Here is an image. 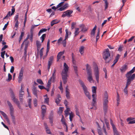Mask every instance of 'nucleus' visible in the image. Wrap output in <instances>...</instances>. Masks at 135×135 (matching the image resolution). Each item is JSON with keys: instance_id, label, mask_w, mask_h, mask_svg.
Listing matches in <instances>:
<instances>
[{"instance_id": "48", "label": "nucleus", "mask_w": 135, "mask_h": 135, "mask_svg": "<svg viewBox=\"0 0 135 135\" xmlns=\"http://www.w3.org/2000/svg\"><path fill=\"white\" fill-rule=\"evenodd\" d=\"M51 79H49L48 82V83L47 85V88H49L50 86L51 85Z\"/></svg>"}, {"instance_id": "25", "label": "nucleus", "mask_w": 135, "mask_h": 135, "mask_svg": "<svg viewBox=\"0 0 135 135\" xmlns=\"http://www.w3.org/2000/svg\"><path fill=\"white\" fill-rule=\"evenodd\" d=\"M36 44L37 47V50L38 51L40 48L41 46V44L40 42L38 40L36 41Z\"/></svg>"}, {"instance_id": "3", "label": "nucleus", "mask_w": 135, "mask_h": 135, "mask_svg": "<svg viewBox=\"0 0 135 135\" xmlns=\"http://www.w3.org/2000/svg\"><path fill=\"white\" fill-rule=\"evenodd\" d=\"M79 82L80 84L83 88L85 94L89 99H90L91 97L90 95L89 92L88 91L87 88L85 85L84 83L81 80H79Z\"/></svg>"}, {"instance_id": "45", "label": "nucleus", "mask_w": 135, "mask_h": 135, "mask_svg": "<svg viewBox=\"0 0 135 135\" xmlns=\"http://www.w3.org/2000/svg\"><path fill=\"white\" fill-rule=\"evenodd\" d=\"M11 97L12 100L14 99V98H16L14 93L12 91L11 92Z\"/></svg>"}, {"instance_id": "64", "label": "nucleus", "mask_w": 135, "mask_h": 135, "mask_svg": "<svg viewBox=\"0 0 135 135\" xmlns=\"http://www.w3.org/2000/svg\"><path fill=\"white\" fill-rule=\"evenodd\" d=\"M64 3V2H62L59 3L57 6V8H59V7H61L62 6V4Z\"/></svg>"}, {"instance_id": "55", "label": "nucleus", "mask_w": 135, "mask_h": 135, "mask_svg": "<svg viewBox=\"0 0 135 135\" xmlns=\"http://www.w3.org/2000/svg\"><path fill=\"white\" fill-rule=\"evenodd\" d=\"M75 111L76 115L79 116L80 117V116L79 115V112L77 108H76Z\"/></svg>"}, {"instance_id": "53", "label": "nucleus", "mask_w": 135, "mask_h": 135, "mask_svg": "<svg viewBox=\"0 0 135 135\" xmlns=\"http://www.w3.org/2000/svg\"><path fill=\"white\" fill-rule=\"evenodd\" d=\"M6 51H4L2 52H1V57L3 59L4 58V55L5 54Z\"/></svg>"}, {"instance_id": "7", "label": "nucleus", "mask_w": 135, "mask_h": 135, "mask_svg": "<svg viewBox=\"0 0 135 135\" xmlns=\"http://www.w3.org/2000/svg\"><path fill=\"white\" fill-rule=\"evenodd\" d=\"M73 11L68 10L67 11L63 12L62 15V17H64L66 16H68L69 17L71 16V15L73 13Z\"/></svg>"}, {"instance_id": "60", "label": "nucleus", "mask_w": 135, "mask_h": 135, "mask_svg": "<svg viewBox=\"0 0 135 135\" xmlns=\"http://www.w3.org/2000/svg\"><path fill=\"white\" fill-rule=\"evenodd\" d=\"M14 67L13 66H12L11 67V69L10 70V72L11 73H13L14 71Z\"/></svg>"}, {"instance_id": "33", "label": "nucleus", "mask_w": 135, "mask_h": 135, "mask_svg": "<svg viewBox=\"0 0 135 135\" xmlns=\"http://www.w3.org/2000/svg\"><path fill=\"white\" fill-rule=\"evenodd\" d=\"M24 35V32H22L21 33V34L20 37L19 39V42L20 43L21 40L23 37Z\"/></svg>"}, {"instance_id": "13", "label": "nucleus", "mask_w": 135, "mask_h": 135, "mask_svg": "<svg viewBox=\"0 0 135 135\" xmlns=\"http://www.w3.org/2000/svg\"><path fill=\"white\" fill-rule=\"evenodd\" d=\"M62 78L64 84H66L67 82V74H63L62 73Z\"/></svg>"}, {"instance_id": "21", "label": "nucleus", "mask_w": 135, "mask_h": 135, "mask_svg": "<svg viewBox=\"0 0 135 135\" xmlns=\"http://www.w3.org/2000/svg\"><path fill=\"white\" fill-rule=\"evenodd\" d=\"M61 98L60 95L59 94H58L57 95V98L55 100V102L57 104L60 103L61 100Z\"/></svg>"}, {"instance_id": "52", "label": "nucleus", "mask_w": 135, "mask_h": 135, "mask_svg": "<svg viewBox=\"0 0 135 135\" xmlns=\"http://www.w3.org/2000/svg\"><path fill=\"white\" fill-rule=\"evenodd\" d=\"M73 54L72 53V62L75 65L76 63L75 61V59H74L73 57Z\"/></svg>"}, {"instance_id": "61", "label": "nucleus", "mask_w": 135, "mask_h": 135, "mask_svg": "<svg viewBox=\"0 0 135 135\" xmlns=\"http://www.w3.org/2000/svg\"><path fill=\"white\" fill-rule=\"evenodd\" d=\"M8 47V46L7 45H4L3 47L1 49V51H3L4 50Z\"/></svg>"}, {"instance_id": "30", "label": "nucleus", "mask_w": 135, "mask_h": 135, "mask_svg": "<svg viewBox=\"0 0 135 135\" xmlns=\"http://www.w3.org/2000/svg\"><path fill=\"white\" fill-rule=\"evenodd\" d=\"M100 33V28H98V32L97 36L96 37V42H97L99 38Z\"/></svg>"}, {"instance_id": "31", "label": "nucleus", "mask_w": 135, "mask_h": 135, "mask_svg": "<svg viewBox=\"0 0 135 135\" xmlns=\"http://www.w3.org/2000/svg\"><path fill=\"white\" fill-rule=\"evenodd\" d=\"M47 29L46 28H42L41 30H40L39 32H38V35L40 36V35L42 33H43V32H46L47 31Z\"/></svg>"}, {"instance_id": "57", "label": "nucleus", "mask_w": 135, "mask_h": 135, "mask_svg": "<svg viewBox=\"0 0 135 135\" xmlns=\"http://www.w3.org/2000/svg\"><path fill=\"white\" fill-rule=\"evenodd\" d=\"M134 119H135V118H132L131 117H129L127 119V122H129H129L130 121H131V120H133Z\"/></svg>"}, {"instance_id": "54", "label": "nucleus", "mask_w": 135, "mask_h": 135, "mask_svg": "<svg viewBox=\"0 0 135 135\" xmlns=\"http://www.w3.org/2000/svg\"><path fill=\"white\" fill-rule=\"evenodd\" d=\"M0 112L5 118L7 117V115L3 112L2 111H0Z\"/></svg>"}, {"instance_id": "11", "label": "nucleus", "mask_w": 135, "mask_h": 135, "mask_svg": "<svg viewBox=\"0 0 135 135\" xmlns=\"http://www.w3.org/2000/svg\"><path fill=\"white\" fill-rule=\"evenodd\" d=\"M69 67L68 65L65 62L64 65V69L62 71V73L63 74H67L68 70Z\"/></svg>"}, {"instance_id": "42", "label": "nucleus", "mask_w": 135, "mask_h": 135, "mask_svg": "<svg viewBox=\"0 0 135 135\" xmlns=\"http://www.w3.org/2000/svg\"><path fill=\"white\" fill-rule=\"evenodd\" d=\"M37 81L38 83L41 85L44 84L42 81L41 79H37Z\"/></svg>"}, {"instance_id": "32", "label": "nucleus", "mask_w": 135, "mask_h": 135, "mask_svg": "<svg viewBox=\"0 0 135 135\" xmlns=\"http://www.w3.org/2000/svg\"><path fill=\"white\" fill-rule=\"evenodd\" d=\"M79 28H75V31L74 32V36H76L79 33Z\"/></svg>"}, {"instance_id": "63", "label": "nucleus", "mask_w": 135, "mask_h": 135, "mask_svg": "<svg viewBox=\"0 0 135 135\" xmlns=\"http://www.w3.org/2000/svg\"><path fill=\"white\" fill-rule=\"evenodd\" d=\"M8 22H8L6 24H5L4 27L3 28V30H4L6 29L8 25Z\"/></svg>"}, {"instance_id": "6", "label": "nucleus", "mask_w": 135, "mask_h": 135, "mask_svg": "<svg viewBox=\"0 0 135 135\" xmlns=\"http://www.w3.org/2000/svg\"><path fill=\"white\" fill-rule=\"evenodd\" d=\"M94 70L96 80L98 83L99 80V71L98 67L97 65L95 66Z\"/></svg>"}, {"instance_id": "2", "label": "nucleus", "mask_w": 135, "mask_h": 135, "mask_svg": "<svg viewBox=\"0 0 135 135\" xmlns=\"http://www.w3.org/2000/svg\"><path fill=\"white\" fill-rule=\"evenodd\" d=\"M7 103L9 108L10 114L12 120V122L14 124H15L16 123V120L15 117L13 115L14 108L9 101H7Z\"/></svg>"}, {"instance_id": "23", "label": "nucleus", "mask_w": 135, "mask_h": 135, "mask_svg": "<svg viewBox=\"0 0 135 135\" xmlns=\"http://www.w3.org/2000/svg\"><path fill=\"white\" fill-rule=\"evenodd\" d=\"M80 27L81 28V31L85 32L87 30V28L85 27L84 25H81L80 26Z\"/></svg>"}, {"instance_id": "40", "label": "nucleus", "mask_w": 135, "mask_h": 135, "mask_svg": "<svg viewBox=\"0 0 135 135\" xmlns=\"http://www.w3.org/2000/svg\"><path fill=\"white\" fill-rule=\"evenodd\" d=\"M37 100L36 98H35L33 99V104L34 106L36 107L37 105Z\"/></svg>"}, {"instance_id": "58", "label": "nucleus", "mask_w": 135, "mask_h": 135, "mask_svg": "<svg viewBox=\"0 0 135 135\" xmlns=\"http://www.w3.org/2000/svg\"><path fill=\"white\" fill-rule=\"evenodd\" d=\"M63 7L65 9L67 8L68 7H69V4L68 3H66L63 6Z\"/></svg>"}, {"instance_id": "10", "label": "nucleus", "mask_w": 135, "mask_h": 135, "mask_svg": "<svg viewBox=\"0 0 135 135\" xmlns=\"http://www.w3.org/2000/svg\"><path fill=\"white\" fill-rule=\"evenodd\" d=\"M54 60L53 56H51L49 58L48 64L47 69L48 71L50 68V66L53 63Z\"/></svg>"}, {"instance_id": "26", "label": "nucleus", "mask_w": 135, "mask_h": 135, "mask_svg": "<svg viewBox=\"0 0 135 135\" xmlns=\"http://www.w3.org/2000/svg\"><path fill=\"white\" fill-rule=\"evenodd\" d=\"M22 85H21V90L19 92V97H22L23 96L24 94V91L23 90V89H22Z\"/></svg>"}, {"instance_id": "17", "label": "nucleus", "mask_w": 135, "mask_h": 135, "mask_svg": "<svg viewBox=\"0 0 135 135\" xmlns=\"http://www.w3.org/2000/svg\"><path fill=\"white\" fill-rule=\"evenodd\" d=\"M56 71V70L55 69H54L53 71V73L52 74V75L50 79H51V80H52V82H54L55 81V79L56 77V74L55 73Z\"/></svg>"}, {"instance_id": "4", "label": "nucleus", "mask_w": 135, "mask_h": 135, "mask_svg": "<svg viewBox=\"0 0 135 135\" xmlns=\"http://www.w3.org/2000/svg\"><path fill=\"white\" fill-rule=\"evenodd\" d=\"M110 55V53L109 52V50L108 49H106L103 54V57L105 60V62L108 63L110 61L111 59Z\"/></svg>"}, {"instance_id": "8", "label": "nucleus", "mask_w": 135, "mask_h": 135, "mask_svg": "<svg viewBox=\"0 0 135 135\" xmlns=\"http://www.w3.org/2000/svg\"><path fill=\"white\" fill-rule=\"evenodd\" d=\"M12 8L11 9L12 12L11 14V11H9L8 13L6 16L3 18V20H4L6 19L8 17H9L11 16H12V15H13L15 11V9L14 7V6H12Z\"/></svg>"}, {"instance_id": "49", "label": "nucleus", "mask_w": 135, "mask_h": 135, "mask_svg": "<svg viewBox=\"0 0 135 135\" xmlns=\"http://www.w3.org/2000/svg\"><path fill=\"white\" fill-rule=\"evenodd\" d=\"M12 100L16 104H17L20 103L19 101H18V100L16 98H14V99H13Z\"/></svg>"}, {"instance_id": "44", "label": "nucleus", "mask_w": 135, "mask_h": 135, "mask_svg": "<svg viewBox=\"0 0 135 135\" xmlns=\"http://www.w3.org/2000/svg\"><path fill=\"white\" fill-rule=\"evenodd\" d=\"M59 88L61 90H62L63 91V88L62 87V83L61 81L60 82V85L59 87Z\"/></svg>"}, {"instance_id": "34", "label": "nucleus", "mask_w": 135, "mask_h": 135, "mask_svg": "<svg viewBox=\"0 0 135 135\" xmlns=\"http://www.w3.org/2000/svg\"><path fill=\"white\" fill-rule=\"evenodd\" d=\"M31 35L30 37H29V39L31 42H32L33 36V33L32 31H30Z\"/></svg>"}, {"instance_id": "35", "label": "nucleus", "mask_w": 135, "mask_h": 135, "mask_svg": "<svg viewBox=\"0 0 135 135\" xmlns=\"http://www.w3.org/2000/svg\"><path fill=\"white\" fill-rule=\"evenodd\" d=\"M69 119L70 121L71 122L72 120V118L74 117L73 113L71 112L70 113H69Z\"/></svg>"}, {"instance_id": "59", "label": "nucleus", "mask_w": 135, "mask_h": 135, "mask_svg": "<svg viewBox=\"0 0 135 135\" xmlns=\"http://www.w3.org/2000/svg\"><path fill=\"white\" fill-rule=\"evenodd\" d=\"M49 98H45L44 100V102L45 103L48 104L49 103Z\"/></svg>"}, {"instance_id": "14", "label": "nucleus", "mask_w": 135, "mask_h": 135, "mask_svg": "<svg viewBox=\"0 0 135 135\" xmlns=\"http://www.w3.org/2000/svg\"><path fill=\"white\" fill-rule=\"evenodd\" d=\"M108 103H107V100H105L104 102H103V107L104 110L105 112V114L107 112V109L108 108L107 104Z\"/></svg>"}, {"instance_id": "22", "label": "nucleus", "mask_w": 135, "mask_h": 135, "mask_svg": "<svg viewBox=\"0 0 135 135\" xmlns=\"http://www.w3.org/2000/svg\"><path fill=\"white\" fill-rule=\"evenodd\" d=\"M32 92L33 94L35 95L37 98V89L36 87H34L33 88Z\"/></svg>"}, {"instance_id": "37", "label": "nucleus", "mask_w": 135, "mask_h": 135, "mask_svg": "<svg viewBox=\"0 0 135 135\" xmlns=\"http://www.w3.org/2000/svg\"><path fill=\"white\" fill-rule=\"evenodd\" d=\"M84 46H82L80 48L79 51L81 54H83V51H84Z\"/></svg>"}, {"instance_id": "36", "label": "nucleus", "mask_w": 135, "mask_h": 135, "mask_svg": "<svg viewBox=\"0 0 135 135\" xmlns=\"http://www.w3.org/2000/svg\"><path fill=\"white\" fill-rule=\"evenodd\" d=\"M101 121L103 123V129L104 131V132L106 135H108L107 132L106 131V128L105 127V126L104 123V122L103 121L101 120Z\"/></svg>"}, {"instance_id": "51", "label": "nucleus", "mask_w": 135, "mask_h": 135, "mask_svg": "<svg viewBox=\"0 0 135 135\" xmlns=\"http://www.w3.org/2000/svg\"><path fill=\"white\" fill-rule=\"evenodd\" d=\"M67 38H66V37L65 38V39H64L62 41V44L64 47H65L66 45V40Z\"/></svg>"}, {"instance_id": "24", "label": "nucleus", "mask_w": 135, "mask_h": 135, "mask_svg": "<svg viewBox=\"0 0 135 135\" xmlns=\"http://www.w3.org/2000/svg\"><path fill=\"white\" fill-rule=\"evenodd\" d=\"M60 21L58 20L57 19H55L53 20L51 23V26H52L55 24L59 22Z\"/></svg>"}, {"instance_id": "18", "label": "nucleus", "mask_w": 135, "mask_h": 135, "mask_svg": "<svg viewBox=\"0 0 135 135\" xmlns=\"http://www.w3.org/2000/svg\"><path fill=\"white\" fill-rule=\"evenodd\" d=\"M127 69V66L126 65H124L120 68V70L122 72L125 71Z\"/></svg>"}, {"instance_id": "38", "label": "nucleus", "mask_w": 135, "mask_h": 135, "mask_svg": "<svg viewBox=\"0 0 135 135\" xmlns=\"http://www.w3.org/2000/svg\"><path fill=\"white\" fill-rule=\"evenodd\" d=\"M46 35V34H43L42 36L40 37V38L41 40L42 41L41 42H43Z\"/></svg>"}, {"instance_id": "12", "label": "nucleus", "mask_w": 135, "mask_h": 135, "mask_svg": "<svg viewBox=\"0 0 135 135\" xmlns=\"http://www.w3.org/2000/svg\"><path fill=\"white\" fill-rule=\"evenodd\" d=\"M68 86H67L65 88L66 89V96L67 99H69L70 98V90L68 88Z\"/></svg>"}, {"instance_id": "41", "label": "nucleus", "mask_w": 135, "mask_h": 135, "mask_svg": "<svg viewBox=\"0 0 135 135\" xmlns=\"http://www.w3.org/2000/svg\"><path fill=\"white\" fill-rule=\"evenodd\" d=\"M8 79L7 80L8 81H9L11 80L12 78V76L10 73H8Z\"/></svg>"}, {"instance_id": "62", "label": "nucleus", "mask_w": 135, "mask_h": 135, "mask_svg": "<svg viewBox=\"0 0 135 135\" xmlns=\"http://www.w3.org/2000/svg\"><path fill=\"white\" fill-rule=\"evenodd\" d=\"M16 23L15 25V27L17 28H18V26L19 24V23L18 22V21H16Z\"/></svg>"}, {"instance_id": "29", "label": "nucleus", "mask_w": 135, "mask_h": 135, "mask_svg": "<svg viewBox=\"0 0 135 135\" xmlns=\"http://www.w3.org/2000/svg\"><path fill=\"white\" fill-rule=\"evenodd\" d=\"M66 35L65 37L66 38H68V35H70L71 34V32L70 31H68L67 29L65 30Z\"/></svg>"}, {"instance_id": "46", "label": "nucleus", "mask_w": 135, "mask_h": 135, "mask_svg": "<svg viewBox=\"0 0 135 135\" xmlns=\"http://www.w3.org/2000/svg\"><path fill=\"white\" fill-rule=\"evenodd\" d=\"M97 130L99 135H103L102 130L100 129H98Z\"/></svg>"}, {"instance_id": "43", "label": "nucleus", "mask_w": 135, "mask_h": 135, "mask_svg": "<svg viewBox=\"0 0 135 135\" xmlns=\"http://www.w3.org/2000/svg\"><path fill=\"white\" fill-rule=\"evenodd\" d=\"M63 111V108L62 107H60L59 109V110L58 111V113L59 114H61Z\"/></svg>"}, {"instance_id": "27", "label": "nucleus", "mask_w": 135, "mask_h": 135, "mask_svg": "<svg viewBox=\"0 0 135 135\" xmlns=\"http://www.w3.org/2000/svg\"><path fill=\"white\" fill-rule=\"evenodd\" d=\"M50 40L49 39L48 40L47 42V49H46V53H48L49 51L50 47Z\"/></svg>"}, {"instance_id": "19", "label": "nucleus", "mask_w": 135, "mask_h": 135, "mask_svg": "<svg viewBox=\"0 0 135 135\" xmlns=\"http://www.w3.org/2000/svg\"><path fill=\"white\" fill-rule=\"evenodd\" d=\"M97 29V26L96 25L94 26V28H93L91 32V36L92 37L94 36L95 35V31Z\"/></svg>"}, {"instance_id": "15", "label": "nucleus", "mask_w": 135, "mask_h": 135, "mask_svg": "<svg viewBox=\"0 0 135 135\" xmlns=\"http://www.w3.org/2000/svg\"><path fill=\"white\" fill-rule=\"evenodd\" d=\"M42 114L43 116H45V113L46 112V108L45 105H42L41 107Z\"/></svg>"}, {"instance_id": "28", "label": "nucleus", "mask_w": 135, "mask_h": 135, "mask_svg": "<svg viewBox=\"0 0 135 135\" xmlns=\"http://www.w3.org/2000/svg\"><path fill=\"white\" fill-rule=\"evenodd\" d=\"M108 95L106 91L105 92L104 94V102H105V101L107 100V103H108Z\"/></svg>"}, {"instance_id": "1", "label": "nucleus", "mask_w": 135, "mask_h": 135, "mask_svg": "<svg viewBox=\"0 0 135 135\" xmlns=\"http://www.w3.org/2000/svg\"><path fill=\"white\" fill-rule=\"evenodd\" d=\"M135 67L133 68L130 71L128 72L126 75V76L127 78L126 86L124 89H127L128 86L130 84L131 81H133L135 78V74H133L132 75V74L133 73L135 70Z\"/></svg>"}, {"instance_id": "39", "label": "nucleus", "mask_w": 135, "mask_h": 135, "mask_svg": "<svg viewBox=\"0 0 135 135\" xmlns=\"http://www.w3.org/2000/svg\"><path fill=\"white\" fill-rule=\"evenodd\" d=\"M92 92L93 94H96L97 88L95 86H93L92 88Z\"/></svg>"}, {"instance_id": "20", "label": "nucleus", "mask_w": 135, "mask_h": 135, "mask_svg": "<svg viewBox=\"0 0 135 135\" xmlns=\"http://www.w3.org/2000/svg\"><path fill=\"white\" fill-rule=\"evenodd\" d=\"M64 51L60 52L57 55V61H58L60 59L61 56L64 54Z\"/></svg>"}, {"instance_id": "47", "label": "nucleus", "mask_w": 135, "mask_h": 135, "mask_svg": "<svg viewBox=\"0 0 135 135\" xmlns=\"http://www.w3.org/2000/svg\"><path fill=\"white\" fill-rule=\"evenodd\" d=\"M18 14L17 13L16 15L14 17V20H15V21H18Z\"/></svg>"}, {"instance_id": "50", "label": "nucleus", "mask_w": 135, "mask_h": 135, "mask_svg": "<svg viewBox=\"0 0 135 135\" xmlns=\"http://www.w3.org/2000/svg\"><path fill=\"white\" fill-rule=\"evenodd\" d=\"M65 119H61V121L62 122V124L64 125H67L66 123L65 122Z\"/></svg>"}, {"instance_id": "56", "label": "nucleus", "mask_w": 135, "mask_h": 135, "mask_svg": "<svg viewBox=\"0 0 135 135\" xmlns=\"http://www.w3.org/2000/svg\"><path fill=\"white\" fill-rule=\"evenodd\" d=\"M123 48V46L120 45L119 46V47L118 49V51H119L120 52L121 51L123 50L122 49Z\"/></svg>"}, {"instance_id": "16", "label": "nucleus", "mask_w": 135, "mask_h": 135, "mask_svg": "<svg viewBox=\"0 0 135 135\" xmlns=\"http://www.w3.org/2000/svg\"><path fill=\"white\" fill-rule=\"evenodd\" d=\"M96 95L95 94H93L92 97L93 98V102L92 103V106H94L96 99Z\"/></svg>"}, {"instance_id": "5", "label": "nucleus", "mask_w": 135, "mask_h": 135, "mask_svg": "<svg viewBox=\"0 0 135 135\" xmlns=\"http://www.w3.org/2000/svg\"><path fill=\"white\" fill-rule=\"evenodd\" d=\"M86 66L87 74L88 76V79L89 81L91 82V81L93 80L92 74L91 67L88 64H87Z\"/></svg>"}, {"instance_id": "9", "label": "nucleus", "mask_w": 135, "mask_h": 135, "mask_svg": "<svg viewBox=\"0 0 135 135\" xmlns=\"http://www.w3.org/2000/svg\"><path fill=\"white\" fill-rule=\"evenodd\" d=\"M23 73V68H22L21 69L19 73V76L18 77V82L19 83H20L22 79Z\"/></svg>"}]
</instances>
